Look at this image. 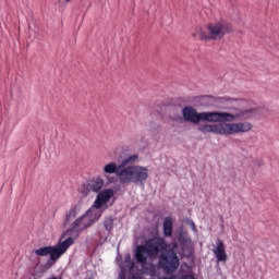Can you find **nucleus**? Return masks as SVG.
<instances>
[{
	"label": "nucleus",
	"instance_id": "nucleus-6",
	"mask_svg": "<svg viewBox=\"0 0 279 279\" xmlns=\"http://www.w3.org/2000/svg\"><path fill=\"white\" fill-rule=\"evenodd\" d=\"M232 29V25L220 20L218 22L208 23L206 25V31H201L198 36L201 40H221L226 34H231Z\"/></svg>",
	"mask_w": 279,
	"mask_h": 279
},
{
	"label": "nucleus",
	"instance_id": "nucleus-19",
	"mask_svg": "<svg viewBox=\"0 0 279 279\" xmlns=\"http://www.w3.org/2000/svg\"><path fill=\"white\" fill-rule=\"evenodd\" d=\"M81 193H82L83 197H86V195H88V193H90V184L83 185L81 189Z\"/></svg>",
	"mask_w": 279,
	"mask_h": 279
},
{
	"label": "nucleus",
	"instance_id": "nucleus-10",
	"mask_svg": "<svg viewBox=\"0 0 279 279\" xmlns=\"http://www.w3.org/2000/svg\"><path fill=\"white\" fill-rule=\"evenodd\" d=\"M217 263H227L228 253L226 252V243L223 240L217 239L215 247L211 250Z\"/></svg>",
	"mask_w": 279,
	"mask_h": 279
},
{
	"label": "nucleus",
	"instance_id": "nucleus-17",
	"mask_svg": "<svg viewBox=\"0 0 279 279\" xmlns=\"http://www.w3.org/2000/svg\"><path fill=\"white\" fill-rule=\"evenodd\" d=\"M138 160V155H131L120 163L122 169H128V165H134Z\"/></svg>",
	"mask_w": 279,
	"mask_h": 279
},
{
	"label": "nucleus",
	"instance_id": "nucleus-4",
	"mask_svg": "<svg viewBox=\"0 0 279 279\" xmlns=\"http://www.w3.org/2000/svg\"><path fill=\"white\" fill-rule=\"evenodd\" d=\"M254 109L239 110L235 113L226 111H204L202 121L207 123H232L233 121H247L252 118Z\"/></svg>",
	"mask_w": 279,
	"mask_h": 279
},
{
	"label": "nucleus",
	"instance_id": "nucleus-23",
	"mask_svg": "<svg viewBox=\"0 0 279 279\" xmlns=\"http://www.w3.org/2000/svg\"><path fill=\"white\" fill-rule=\"evenodd\" d=\"M71 0H65V3H69Z\"/></svg>",
	"mask_w": 279,
	"mask_h": 279
},
{
	"label": "nucleus",
	"instance_id": "nucleus-12",
	"mask_svg": "<svg viewBox=\"0 0 279 279\" xmlns=\"http://www.w3.org/2000/svg\"><path fill=\"white\" fill-rule=\"evenodd\" d=\"M178 239L183 250L193 247V240H191V236H189V233H186V231L180 232Z\"/></svg>",
	"mask_w": 279,
	"mask_h": 279
},
{
	"label": "nucleus",
	"instance_id": "nucleus-3",
	"mask_svg": "<svg viewBox=\"0 0 279 279\" xmlns=\"http://www.w3.org/2000/svg\"><path fill=\"white\" fill-rule=\"evenodd\" d=\"M104 210H95V208H89L83 216L74 220L71 227L61 235V240L65 236H69L75 241L80 236V232H84L87 228H90L94 223H97L101 219ZM73 232L76 233V236L73 238Z\"/></svg>",
	"mask_w": 279,
	"mask_h": 279
},
{
	"label": "nucleus",
	"instance_id": "nucleus-15",
	"mask_svg": "<svg viewBox=\"0 0 279 279\" xmlns=\"http://www.w3.org/2000/svg\"><path fill=\"white\" fill-rule=\"evenodd\" d=\"M108 236H110L109 231H107L106 229L99 230L96 239L97 245H104V243L108 241Z\"/></svg>",
	"mask_w": 279,
	"mask_h": 279
},
{
	"label": "nucleus",
	"instance_id": "nucleus-5",
	"mask_svg": "<svg viewBox=\"0 0 279 279\" xmlns=\"http://www.w3.org/2000/svg\"><path fill=\"white\" fill-rule=\"evenodd\" d=\"M149 180V169L147 167L131 165L121 172L120 184H143Z\"/></svg>",
	"mask_w": 279,
	"mask_h": 279
},
{
	"label": "nucleus",
	"instance_id": "nucleus-8",
	"mask_svg": "<svg viewBox=\"0 0 279 279\" xmlns=\"http://www.w3.org/2000/svg\"><path fill=\"white\" fill-rule=\"evenodd\" d=\"M114 197V190L107 189L98 193L93 206L90 208H94V210H101L100 208L102 206H106Z\"/></svg>",
	"mask_w": 279,
	"mask_h": 279
},
{
	"label": "nucleus",
	"instance_id": "nucleus-13",
	"mask_svg": "<svg viewBox=\"0 0 279 279\" xmlns=\"http://www.w3.org/2000/svg\"><path fill=\"white\" fill-rule=\"evenodd\" d=\"M77 217V206H73L70 208L69 211L65 214V218L63 220V226H71V221Z\"/></svg>",
	"mask_w": 279,
	"mask_h": 279
},
{
	"label": "nucleus",
	"instance_id": "nucleus-1",
	"mask_svg": "<svg viewBox=\"0 0 279 279\" xmlns=\"http://www.w3.org/2000/svg\"><path fill=\"white\" fill-rule=\"evenodd\" d=\"M168 247L169 244L165 238H150L145 244L136 246L135 259L140 265L144 266L148 259L156 260L159 256L158 265L165 274H175L178 267H180V258L178 257V253H175L178 243L172 242L171 248Z\"/></svg>",
	"mask_w": 279,
	"mask_h": 279
},
{
	"label": "nucleus",
	"instance_id": "nucleus-22",
	"mask_svg": "<svg viewBox=\"0 0 279 279\" xmlns=\"http://www.w3.org/2000/svg\"><path fill=\"white\" fill-rule=\"evenodd\" d=\"M177 277L175 276H171L170 278H167V277H162L160 279H175Z\"/></svg>",
	"mask_w": 279,
	"mask_h": 279
},
{
	"label": "nucleus",
	"instance_id": "nucleus-7",
	"mask_svg": "<svg viewBox=\"0 0 279 279\" xmlns=\"http://www.w3.org/2000/svg\"><path fill=\"white\" fill-rule=\"evenodd\" d=\"M75 241L73 238L69 236L62 241L60 238L59 243L54 246H43L40 248L35 250L36 256H49L50 260H58L62 255L66 253V250L73 245Z\"/></svg>",
	"mask_w": 279,
	"mask_h": 279
},
{
	"label": "nucleus",
	"instance_id": "nucleus-16",
	"mask_svg": "<svg viewBox=\"0 0 279 279\" xmlns=\"http://www.w3.org/2000/svg\"><path fill=\"white\" fill-rule=\"evenodd\" d=\"M89 189L94 193H99V191L104 189V179H97L96 181H94L92 184H89Z\"/></svg>",
	"mask_w": 279,
	"mask_h": 279
},
{
	"label": "nucleus",
	"instance_id": "nucleus-11",
	"mask_svg": "<svg viewBox=\"0 0 279 279\" xmlns=\"http://www.w3.org/2000/svg\"><path fill=\"white\" fill-rule=\"evenodd\" d=\"M125 168H123V166L118 165L117 162H109L106 163L102 168V172L105 175H112V173H114L117 175V178L119 179V182L121 183V173H123V170Z\"/></svg>",
	"mask_w": 279,
	"mask_h": 279
},
{
	"label": "nucleus",
	"instance_id": "nucleus-9",
	"mask_svg": "<svg viewBox=\"0 0 279 279\" xmlns=\"http://www.w3.org/2000/svg\"><path fill=\"white\" fill-rule=\"evenodd\" d=\"M182 117L184 121L198 125V123H202L203 112H197V109L186 106L182 109Z\"/></svg>",
	"mask_w": 279,
	"mask_h": 279
},
{
	"label": "nucleus",
	"instance_id": "nucleus-21",
	"mask_svg": "<svg viewBox=\"0 0 279 279\" xmlns=\"http://www.w3.org/2000/svg\"><path fill=\"white\" fill-rule=\"evenodd\" d=\"M186 222L190 223V228L191 230H193V232H197V227L195 226V222L191 219H186Z\"/></svg>",
	"mask_w": 279,
	"mask_h": 279
},
{
	"label": "nucleus",
	"instance_id": "nucleus-14",
	"mask_svg": "<svg viewBox=\"0 0 279 279\" xmlns=\"http://www.w3.org/2000/svg\"><path fill=\"white\" fill-rule=\"evenodd\" d=\"M163 234L166 236H172L173 234V219L171 217L163 219Z\"/></svg>",
	"mask_w": 279,
	"mask_h": 279
},
{
	"label": "nucleus",
	"instance_id": "nucleus-18",
	"mask_svg": "<svg viewBox=\"0 0 279 279\" xmlns=\"http://www.w3.org/2000/svg\"><path fill=\"white\" fill-rule=\"evenodd\" d=\"M102 226H104L105 230H107V232H112V230L114 229V218L107 217L104 220Z\"/></svg>",
	"mask_w": 279,
	"mask_h": 279
},
{
	"label": "nucleus",
	"instance_id": "nucleus-2",
	"mask_svg": "<svg viewBox=\"0 0 279 279\" xmlns=\"http://www.w3.org/2000/svg\"><path fill=\"white\" fill-rule=\"evenodd\" d=\"M202 134H218L219 136H234V134H245L252 131V123L238 122V123H216V124H202L197 128Z\"/></svg>",
	"mask_w": 279,
	"mask_h": 279
},
{
	"label": "nucleus",
	"instance_id": "nucleus-20",
	"mask_svg": "<svg viewBox=\"0 0 279 279\" xmlns=\"http://www.w3.org/2000/svg\"><path fill=\"white\" fill-rule=\"evenodd\" d=\"M216 100L219 104H226L227 101H236V99L230 97H218Z\"/></svg>",
	"mask_w": 279,
	"mask_h": 279
}]
</instances>
